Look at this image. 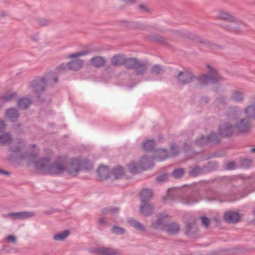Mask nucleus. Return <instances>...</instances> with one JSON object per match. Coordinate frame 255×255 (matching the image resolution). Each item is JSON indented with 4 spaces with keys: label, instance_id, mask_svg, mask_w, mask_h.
I'll return each instance as SVG.
<instances>
[{
    "label": "nucleus",
    "instance_id": "f257e3e1",
    "mask_svg": "<svg viewBox=\"0 0 255 255\" xmlns=\"http://www.w3.org/2000/svg\"><path fill=\"white\" fill-rule=\"evenodd\" d=\"M48 158L44 157L38 159L34 163L35 168L42 173L51 175H59L66 171V159L59 157L52 164H50Z\"/></svg>",
    "mask_w": 255,
    "mask_h": 255
},
{
    "label": "nucleus",
    "instance_id": "f03ea898",
    "mask_svg": "<svg viewBox=\"0 0 255 255\" xmlns=\"http://www.w3.org/2000/svg\"><path fill=\"white\" fill-rule=\"evenodd\" d=\"M18 145H11L10 146V151L12 153V156L21 160L36 157L37 155L35 153H21V150L25 147V144L24 141L22 139H18Z\"/></svg>",
    "mask_w": 255,
    "mask_h": 255
},
{
    "label": "nucleus",
    "instance_id": "7ed1b4c3",
    "mask_svg": "<svg viewBox=\"0 0 255 255\" xmlns=\"http://www.w3.org/2000/svg\"><path fill=\"white\" fill-rule=\"evenodd\" d=\"M250 120L247 117L240 118L237 120L235 125V128L239 134L249 133L252 129Z\"/></svg>",
    "mask_w": 255,
    "mask_h": 255
},
{
    "label": "nucleus",
    "instance_id": "20e7f679",
    "mask_svg": "<svg viewBox=\"0 0 255 255\" xmlns=\"http://www.w3.org/2000/svg\"><path fill=\"white\" fill-rule=\"evenodd\" d=\"M193 73L190 71H179L175 76L177 83L181 85H185L191 83L195 78Z\"/></svg>",
    "mask_w": 255,
    "mask_h": 255
},
{
    "label": "nucleus",
    "instance_id": "39448f33",
    "mask_svg": "<svg viewBox=\"0 0 255 255\" xmlns=\"http://www.w3.org/2000/svg\"><path fill=\"white\" fill-rule=\"evenodd\" d=\"M201 199L199 191L193 190L189 194H185L181 198V202L185 205H191L198 202Z\"/></svg>",
    "mask_w": 255,
    "mask_h": 255
},
{
    "label": "nucleus",
    "instance_id": "423d86ee",
    "mask_svg": "<svg viewBox=\"0 0 255 255\" xmlns=\"http://www.w3.org/2000/svg\"><path fill=\"white\" fill-rule=\"evenodd\" d=\"M81 164L77 158H72L69 163L66 161V171L72 175H75L81 169Z\"/></svg>",
    "mask_w": 255,
    "mask_h": 255
},
{
    "label": "nucleus",
    "instance_id": "0eeeda50",
    "mask_svg": "<svg viewBox=\"0 0 255 255\" xmlns=\"http://www.w3.org/2000/svg\"><path fill=\"white\" fill-rule=\"evenodd\" d=\"M222 79V77L220 75L213 77L210 75L206 74L199 76L197 78L199 83L203 85L216 84Z\"/></svg>",
    "mask_w": 255,
    "mask_h": 255
},
{
    "label": "nucleus",
    "instance_id": "6e6552de",
    "mask_svg": "<svg viewBox=\"0 0 255 255\" xmlns=\"http://www.w3.org/2000/svg\"><path fill=\"white\" fill-rule=\"evenodd\" d=\"M30 87L40 99L39 95L45 90L46 86L41 78H37L31 82Z\"/></svg>",
    "mask_w": 255,
    "mask_h": 255
},
{
    "label": "nucleus",
    "instance_id": "1a4fd4ad",
    "mask_svg": "<svg viewBox=\"0 0 255 255\" xmlns=\"http://www.w3.org/2000/svg\"><path fill=\"white\" fill-rule=\"evenodd\" d=\"M185 233L190 238H195L198 236V229L196 221L188 222L185 226Z\"/></svg>",
    "mask_w": 255,
    "mask_h": 255
},
{
    "label": "nucleus",
    "instance_id": "9d476101",
    "mask_svg": "<svg viewBox=\"0 0 255 255\" xmlns=\"http://www.w3.org/2000/svg\"><path fill=\"white\" fill-rule=\"evenodd\" d=\"M35 216V213L33 212H13L7 215V217L10 218L12 220H24L33 217Z\"/></svg>",
    "mask_w": 255,
    "mask_h": 255
},
{
    "label": "nucleus",
    "instance_id": "9b49d317",
    "mask_svg": "<svg viewBox=\"0 0 255 255\" xmlns=\"http://www.w3.org/2000/svg\"><path fill=\"white\" fill-rule=\"evenodd\" d=\"M46 86H53L58 81L57 75L53 72H49L41 77Z\"/></svg>",
    "mask_w": 255,
    "mask_h": 255
},
{
    "label": "nucleus",
    "instance_id": "f8f14e48",
    "mask_svg": "<svg viewBox=\"0 0 255 255\" xmlns=\"http://www.w3.org/2000/svg\"><path fill=\"white\" fill-rule=\"evenodd\" d=\"M168 217L167 215L164 214H158L156 215V220L153 222L151 226L155 229H161L163 231V227L165 226L166 223L165 219Z\"/></svg>",
    "mask_w": 255,
    "mask_h": 255
},
{
    "label": "nucleus",
    "instance_id": "ddd939ff",
    "mask_svg": "<svg viewBox=\"0 0 255 255\" xmlns=\"http://www.w3.org/2000/svg\"><path fill=\"white\" fill-rule=\"evenodd\" d=\"M241 113V109L238 106H231L225 112V116L228 120H235Z\"/></svg>",
    "mask_w": 255,
    "mask_h": 255
},
{
    "label": "nucleus",
    "instance_id": "4468645a",
    "mask_svg": "<svg viewBox=\"0 0 255 255\" xmlns=\"http://www.w3.org/2000/svg\"><path fill=\"white\" fill-rule=\"evenodd\" d=\"M235 129V127L231 124L226 123L220 126L219 133L223 136H230L233 133Z\"/></svg>",
    "mask_w": 255,
    "mask_h": 255
},
{
    "label": "nucleus",
    "instance_id": "2eb2a0df",
    "mask_svg": "<svg viewBox=\"0 0 255 255\" xmlns=\"http://www.w3.org/2000/svg\"><path fill=\"white\" fill-rule=\"evenodd\" d=\"M90 252L92 253L98 255H116V252L112 249L104 247H96L91 249Z\"/></svg>",
    "mask_w": 255,
    "mask_h": 255
},
{
    "label": "nucleus",
    "instance_id": "dca6fc26",
    "mask_svg": "<svg viewBox=\"0 0 255 255\" xmlns=\"http://www.w3.org/2000/svg\"><path fill=\"white\" fill-rule=\"evenodd\" d=\"M154 207L148 202L141 203L139 207V211L144 216H149L153 214Z\"/></svg>",
    "mask_w": 255,
    "mask_h": 255
},
{
    "label": "nucleus",
    "instance_id": "f3484780",
    "mask_svg": "<svg viewBox=\"0 0 255 255\" xmlns=\"http://www.w3.org/2000/svg\"><path fill=\"white\" fill-rule=\"evenodd\" d=\"M224 218L225 220L228 223H236L240 220L239 214L234 211H229L226 213Z\"/></svg>",
    "mask_w": 255,
    "mask_h": 255
},
{
    "label": "nucleus",
    "instance_id": "a211bd4d",
    "mask_svg": "<svg viewBox=\"0 0 255 255\" xmlns=\"http://www.w3.org/2000/svg\"><path fill=\"white\" fill-rule=\"evenodd\" d=\"M179 230V225L175 222L167 223L166 225H165V226L163 227V231L171 235H174L178 233Z\"/></svg>",
    "mask_w": 255,
    "mask_h": 255
},
{
    "label": "nucleus",
    "instance_id": "6ab92c4d",
    "mask_svg": "<svg viewBox=\"0 0 255 255\" xmlns=\"http://www.w3.org/2000/svg\"><path fill=\"white\" fill-rule=\"evenodd\" d=\"M139 166L142 170H146L151 168L154 164L152 159L147 155L143 156L139 162Z\"/></svg>",
    "mask_w": 255,
    "mask_h": 255
},
{
    "label": "nucleus",
    "instance_id": "aec40b11",
    "mask_svg": "<svg viewBox=\"0 0 255 255\" xmlns=\"http://www.w3.org/2000/svg\"><path fill=\"white\" fill-rule=\"evenodd\" d=\"M107 62L105 57L97 56L93 57L90 60L91 64L95 68H101L104 67Z\"/></svg>",
    "mask_w": 255,
    "mask_h": 255
},
{
    "label": "nucleus",
    "instance_id": "412c9836",
    "mask_svg": "<svg viewBox=\"0 0 255 255\" xmlns=\"http://www.w3.org/2000/svg\"><path fill=\"white\" fill-rule=\"evenodd\" d=\"M169 157V154L167 150L164 149H158L155 151L153 158L156 161H160Z\"/></svg>",
    "mask_w": 255,
    "mask_h": 255
},
{
    "label": "nucleus",
    "instance_id": "4be33fe9",
    "mask_svg": "<svg viewBox=\"0 0 255 255\" xmlns=\"http://www.w3.org/2000/svg\"><path fill=\"white\" fill-rule=\"evenodd\" d=\"M147 62L138 61L137 64L134 68V72L136 75H143L147 69Z\"/></svg>",
    "mask_w": 255,
    "mask_h": 255
},
{
    "label": "nucleus",
    "instance_id": "5701e85b",
    "mask_svg": "<svg viewBox=\"0 0 255 255\" xmlns=\"http://www.w3.org/2000/svg\"><path fill=\"white\" fill-rule=\"evenodd\" d=\"M97 173L100 180L108 179L110 176L109 167L104 165L100 166L97 170Z\"/></svg>",
    "mask_w": 255,
    "mask_h": 255
},
{
    "label": "nucleus",
    "instance_id": "b1692460",
    "mask_svg": "<svg viewBox=\"0 0 255 255\" xmlns=\"http://www.w3.org/2000/svg\"><path fill=\"white\" fill-rule=\"evenodd\" d=\"M19 116V114L17 110L14 108L7 109L5 114V117L11 122L16 121Z\"/></svg>",
    "mask_w": 255,
    "mask_h": 255
},
{
    "label": "nucleus",
    "instance_id": "393cba45",
    "mask_svg": "<svg viewBox=\"0 0 255 255\" xmlns=\"http://www.w3.org/2000/svg\"><path fill=\"white\" fill-rule=\"evenodd\" d=\"M83 61L79 59L73 60L67 63V68L69 70L73 71H78L80 70L83 66Z\"/></svg>",
    "mask_w": 255,
    "mask_h": 255
},
{
    "label": "nucleus",
    "instance_id": "a878e982",
    "mask_svg": "<svg viewBox=\"0 0 255 255\" xmlns=\"http://www.w3.org/2000/svg\"><path fill=\"white\" fill-rule=\"evenodd\" d=\"M205 174L203 166L195 165L189 167V174L191 177H197Z\"/></svg>",
    "mask_w": 255,
    "mask_h": 255
},
{
    "label": "nucleus",
    "instance_id": "bb28decb",
    "mask_svg": "<svg viewBox=\"0 0 255 255\" xmlns=\"http://www.w3.org/2000/svg\"><path fill=\"white\" fill-rule=\"evenodd\" d=\"M125 57L122 54L115 55L111 59V62L115 67H120L124 64Z\"/></svg>",
    "mask_w": 255,
    "mask_h": 255
},
{
    "label": "nucleus",
    "instance_id": "cd10ccee",
    "mask_svg": "<svg viewBox=\"0 0 255 255\" xmlns=\"http://www.w3.org/2000/svg\"><path fill=\"white\" fill-rule=\"evenodd\" d=\"M244 113L249 120L255 121V105L251 104L247 106L244 109Z\"/></svg>",
    "mask_w": 255,
    "mask_h": 255
},
{
    "label": "nucleus",
    "instance_id": "c85d7f7f",
    "mask_svg": "<svg viewBox=\"0 0 255 255\" xmlns=\"http://www.w3.org/2000/svg\"><path fill=\"white\" fill-rule=\"evenodd\" d=\"M153 196L152 191L150 189H145L140 192V201L141 203L148 202Z\"/></svg>",
    "mask_w": 255,
    "mask_h": 255
},
{
    "label": "nucleus",
    "instance_id": "c756f323",
    "mask_svg": "<svg viewBox=\"0 0 255 255\" xmlns=\"http://www.w3.org/2000/svg\"><path fill=\"white\" fill-rule=\"evenodd\" d=\"M230 99L236 103H242L244 101L245 93L236 90L233 91Z\"/></svg>",
    "mask_w": 255,
    "mask_h": 255
},
{
    "label": "nucleus",
    "instance_id": "7c9ffc66",
    "mask_svg": "<svg viewBox=\"0 0 255 255\" xmlns=\"http://www.w3.org/2000/svg\"><path fill=\"white\" fill-rule=\"evenodd\" d=\"M205 174L216 170L218 168V163L216 161L212 160L202 166Z\"/></svg>",
    "mask_w": 255,
    "mask_h": 255
},
{
    "label": "nucleus",
    "instance_id": "2f4dec72",
    "mask_svg": "<svg viewBox=\"0 0 255 255\" xmlns=\"http://www.w3.org/2000/svg\"><path fill=\"white\" fill-rule=\"evenodd\" d=\"M220 135V133L213 132L207 135V140L209 144H217L219 143L221 141Z\"/></svg>",
    "mask_w": 255,
    "mask_h": 255
},
{
    "label": "nucleus",
    "instance_id": "473e14b6",
    "mask_svg": "<svg viewBox=\"0 0 255 255\" xmlns=\"http://www.w3.org/2000/svg\"><path fill=\"white\" fill-rule=\"evenodd\" d=\"M128 222L131 227L135 228L139 231L143 232L145 231V228L143 225L133 218H129L128 220Z\"/></svg>",
    "mask_w": 255,
    "mask_h": 255
},
{
    "label": "nucleus",
    "instance_id": "72a5a7b5",
    "mask_svg": "<svg viewBox=\"0 0 255 255\" xmlns=\"http://www.w3.org/2000/svg\"><path fill=\"white\" fill-rule=\"evenodd\" d=\"M218 18L228 22H235L237 21V18L235 17L226 12H220Z\"/></svg>",
    "mask_w": 255,
    "mask_h": 255
},
{
    "label": "nucleus",
    "instance_id": "f704fd0d",
    "mask_svg": "<svg viewBox=\"0 0 255 255\" xmlns=\"http://www.w3.org/2000/svg\"><path fill=\"white\" fill-rule=\"evenodd\" d=\"M138 61L136 58H125L124 65H125L127 69H134Z\"/></svg>",
    "mask_w": 255,
    "mask_h": 255
},
{
    "label": "nucleus",
    "instance_id": "c9c22d12",
    "mask_svg": "<svg viewBox=\"0 0 255 255\" xmlns=\"http://www.w3.org/2000/svg\"><path fill=\"white\" fill-rule=\"evenodd\" d=\"M120 208L118 207L110 206L104 208L102 210V213L104 215H108L109 214L112 215L118 214L119 212Z\"/></svg>",
    "mask_w": 255,
    "mask_h": 255
},
{
    "label": "nucleus",
    "instance_id": "e433bc0d",
    "mask_svg": "<svg viewBox=\"0 0 255 255\" xmlns=\"http://www.w3.org/2000/svg\"><path fill=\"white\" fill-rule=\"evenodd\" d=\"M125 173L124 169L122 166H119L113 169L111 175L114 176V178L119 179L121 178Z\"/></svg>",
    "mask_w": 255,
    "mask_h": 255
},
{
    "label": "nucleus",
    "instance_id": "4c0bfd02",
    "mask_svg": "<svg viewBox=\"0 0 255 255\" xmlns=\"http://www.w3.org/2000/svg\"><path fill=\"white\" fill-rule=\"evenodd\" d=\"M31 103V101L25 98H22L17 101V105L19 109L21 110H25L28 108Z\"/></svg>",
    "mask_w": 255,
    "mask_h": 255
},
{
    "label": "nucleus",
    "instance_id": "58836bf2",
    "mask_svg": "<svg viewBox=\"0 0 255 255\" xmlns=\"http://www.w3.org/2000/svg\"><path fill=\"white\" fill-rule=\"evenodd\" d=\"M155 142L153 140H148L143 143L142 147L146 151H152L155 147Z\"/></svg>",
    "mask_w": 255,
    "mask_h": 255
},
{
    "label": "nucleus",
    "instance_id": "ea45409f",
    "mask_svg": "<svg viewBox=\"0 0 255 255\" xmlns=\"http://www.w3.org/2000/svg\"><path fill=\"white\" fill-rule=\"evenodd\" d=\"M195 144L199 146L204 147L209 144L208 141L207 140V136H205L202 135L199 138H197L195 141Z\"/></svg>",
    "mask_w": 255,
    "mask_h": 255
},
{
    "label": "nucleus",
    "instance_id": "a19ab883",
    "mask_svg": "<svg viewBox=\"0 0 255 255\" xmlns=\"http://www.w3.org/2000/svg\"><path fill=\"white\" fill-rule=\"evenodd\" d=\"M214 103L219 108H223L227 104V99L224 97H220L215 100Z\"/></svg>",
    "mask_w": 255,
    "mask_h": 255
},
{
    "label": "nucleus",
    "instance_id": "79ce46f5",
    "mask_svg": "<svg viewBox=\"0 0 255 255\" xmlns=\"http://www.w3.org/2000/svg\"><path fill=\"white\" fill-rule=\"evenodd\" d=\"M11 140V136L9 132L0 135V144L1 145H4Z\"/></svg>",
    "mask_w": 255,
    "mask_h": 255
},
{
    "label": "nucleus",
    "instance_id": "37998d69",
    "mask_svg": "<svg viewBox=\"0 0 255 255\" xmlns=\"http://www.w3.org/2000/svg\"><path fill=\"white\" fill-rule=\"evenodd\" d=\"M69 233L68 230L64 231L62 233L54 235L53 239L55 241H63L69 236Z\"/></svg>",
    "mask_w": 255,
    "mask_h": 255
},
{
    "label": "nucleus",
    "instance_id": "c03bdc74",
    "mask_svg": "<svg viewBox=\"0 0 255 255\" xmlns=\"http://www.w3.org/2000/svg\"><path fill=\"white\" fill-rule=\"evenodd\" d=\"M170 152L169 153L170 157L176 156L179 154V147L174 143H171L170 145Z\"/></svg>",
    "mask_w": 255,
    "mask_h": 255
},
{
    "label": "nucleus",
    "instance_id": "a18cd8bd",
    "mask_svg": "<svg viewBox=\"0 0 255 255\" xmlns=\"http://www.w3.org/2000/svg\"><path fill=\"white\" fill-rule=\"evenodd\" d=\"M164 72L163 67L159 64L154 65L151 69V73L155 75L162 74Z\"/></svg>",
    "mask_w": 255,
    "mask_h": 255
},
{
    "label": "nucleus",
    "instance_id": "49530a36",
    "mask_svg": "<svg viewBox=\"0 0 255 255\" xmlns=\"http://www.w3.org/2000/svg\"><path fill=\"white\" fill-rule=\"evenodd\" d=\"M185 173V169L182 168H178L174 169L172 173V176L175 179H179L181 178Z\"/></svg>",
    "mask_w": 255,
    "mask_h": 255
},
{
    "label": "nucleus",
    "instance_id": "de8ad7c7",
    "mask_svg": "<svg viewBox=\"0 0 255 255\" xmlns=\"http://www.w3.org/2000/svg\"><path fill=\"white\" fill-rule=\"evenodd\" d=\"M16 94L15 93H7L3 95L1 97V100L4 102H7L12 101L16 98Z\"/></svg>",
    "mask_w": 255,
    "mask_h": 255
},
{
    "label": "nucleus",
    "instance_id": "09e8293b",
    "mask_svg": "<svg viewBox=\"0 0 255 255\" xmlns=\"http://www.w3.org/2000/svg\"><path fill=\"white\" fill-rule=\"evenodd\" d=\"M111 232L112 233L117 235H122L125 233V230L124 228L116 226H114L111 228Z\"/></svg>",
    "mask_w": 255,
    "mask_h": 255
},
{
    "label": "nucleus",
    "instance_id": "8fccbe9b",
    "mask_svg": "<svg viewBox=\"0 0 255 255\" xmlns=\"http://www.w3.org/2000/svg\"><path fill=\"white\" fill-rule=\"evenodd\" d=\"M37 22L40 26H46L53 23V20L51 19L39 18L37 19Z\"/></svg>",
    "mask_w": 255,
    "mask_h": 255
},
{
    "label": "nucleus",
    "instance_id": "3c124183",
    "mask_svg": "<svg viewBox=\"0 0 255 255\" xmlns=\"http://www.w3.org/2000/svg\"><path fill=\"white\" fill-rule=\"evenodd\" d=\"M128 169L130 173L135 174L137 172V165L134 161L130 162L128 164Z\"/></svg>",
    "mask_w": 255,
    "mask_h": 255
},
{
    "label": "nucleus",
    "instance_id": "603ef678",
    "mask_svg": "<svg viewBox=\"0 0 255 255\" xmlns=\"http://www.w3.org/2000/svg\"><path fill=\"white\" fill-rule=\"evenodd\" d=\"M90 53V51L89 50H83V51H80L79 52H77L76 53L70 54L69 56V57L70 58H77V57L81 56L88 55Z\"/></svg>",
    "mask_w": 255,
    "mask_h": 255
},
{
    "label": "nucleus",
    "instance_id": "864d4df0",
    "mask_svg": "<svg viewBox=\"0 0 255 255\" xmlns=\"http://www.w3.org/2000/svg\"><path fill=\"white\" fill-rule=\"evenodd\" d=\"M207 68L208 69V72L209 74H210L211 76L215 77L217 76V75H220L218 73V71L216 69H214L211 67V66L208 65L207 66Z\"/></svg>",
    "mask_w": 255,
    "mask_h": 255
},
{
    "label": "nucleus",
    "instance_id": "5fc2aeb1",
    "mask_svg": "<svg viewBox=\"0 0 255 255\" xmlns=\"http://www.w3.org/2000/svg\"><path fill=\"white\" fill-rule=\"evenodd\" d=\"M168 175L167 173H163L161 175L158 176L156 178V181L158 182H163L166 181L167 179Z\"/></svg>",
    "mask_w": 255,
    "mask_h": 255
},
{
    "label": "nucleus",
    "instance_id": "6e6d98bb",
    "mask_svg": "<svg viewBox=\"0 0 255 255\" xmlns=\"http://www.w3.org/2000/svg\"><path fill=\"white\" fill-rule=\"evenodd\" d=\"M201 220L202 225L206 228H207L210 223L209 219L207 217L203 216L201 217Z\"/></svg>",
    "mask_w": 255,
    "mask_h": 255
},
{
    "label": "nucleus",
    "instance_id": "4d7b16f0",
    "mask_svg": "<svg viewBox=\"0 0 255 255\" xmlns=\"http://www.w3.org/2000/svg\"><path fill=\"white\" fill-rule=\"evenodd\" d=\"M139 9L141 11L144 13H150V9L145 5L144 4H140L139 5Z\"/></svg>",
    "mask_w": 255,
    "mask_h": 255
},
{
    "label": "nucleus",
    "instance_id": "13d9d810",
    "mask_svg": "<svg viewBox=\"0 0 255 255\" xmlns=\"http://www.w3.org/2000/svg\"><path fill=\"white\" fill-rule=\"evenodd\" d=\"M200 42L203 43L204 44L207 45L209 47H217L218 48H221V46L218 45H216L215 44H212L211 42L206 40H200Z\"/></svg>",
    "mask_w": 255,
    "mask_h": 255
},
{
    "label": "nucleus",
    "instance_id": "bf43d9fd",
    "mask_svg": "<svg viewBox=\"0 0 255 255\" xmlns=\"http://www.w3.org/2000/svg\"><path fill=\"white\" fill-rule=\"evenodd\" d=\"M235 163L234 162L232 161L227 163L226 166V169L227 170H233L235 169Z\"/></svg>",
    "mask_w": 255,
    "mask_h": 255
},
{
    "label": "nucleus",
    "instance_id": "052dcab7",
    "mask_svg": "<svg viewBox=\"0 0 255 255\" xmlns=\"http://www.w3.org/2000/svg\"><path fill=\"white\" fill-rule=\"evenodd\" d=\"M252 162L251 159H244L242 162V164L243 166H249Z\"/></svg>",
    "mask_w": 255,
    "mask_h": 255
},
{
    "label": "nucleus",
    "instance_id": "680f3d73",
    "mask_svg": "<svg viewBox=\"0 0 255 255\" xmlns=\"http://www.w3.org/2000/svg\"><path fill=\"white\" fill-rule=\"evenodd\" d=\"M67 67V64H65L64 63H62L61 64L58 65L57 66H56V68L58 71H62V70H65Z\"/></svg>",
    "mask_w": 255,
    "mask_h": 255
},
{
    "label": "nucleus",
    "instance_id": "e2e57ef3",
    "mask_svg": "<svg viewBox=\"0 0 255 255\" xmlns=\"http://www.w3.org/2000/svg\"><path fill=\"white\" fill-rule=\"evenodd\" d=\"M150 40L152 41H157V42H163V38H157L154 36H151L150 37Z\"/></svg>",
    "mask_w": 255,
    "mask_h": 255
},
{
    "label": "nucleus",
    "instance_id": "0e129e2a",
    "mask_svg": "<svg viewBox=\"0 0 255 255\" xmlns=\"http://www.w3.org/2000/svg\"><path fill=\"white\" fill-rule=\"evenodd\" d=\"M6 240L8 242L15 243L16 242V238L14 236L9 235L6 237Z\"/></svg>",
    "mask_w": 255,
    "mask_h": 255
},
{
    "label": "nucleus",
    "instance_id": "69168bd1",
    "mask_svg": "<svg viewBox=\"0 0 255 255\" xmlns=\"http://www.w3.org/2000/svg\"><path fill=\"white\" fill-rule=\"evenodd\" d=\"M99 224L101 225H107L108 223L103 218H101L99 219Z\"/></svg>",
    "mask_w": 255,
    "mask_h": 255
},
{
    "label": "nucleus",
    "instance_id": "338daca9",
    "mask_svg": "<svg viewBox=\"0 0 255 255\" xmlns=\"http://www.w3.org/2000/svg\"><path fill=\"white\" fill-rule=\"evenodd\" d=\"M5 127V124L4 121L0 120V132L3 131Z\"/></svg>",
    "mask_w": 255,
    "mask_h": 255
},
{
    "label": "nucleus",
    "instance_id": "774afa93",
    "mask_svg": "<svg viewBox=\"0 0 255 255\" xmlns=\"http://www.w3.org/2000/svg\"><path fill=\"white\" fill-rule=\"evenodd\" d=\"M240 31V27L239 25L233 26L232 32L237 33Z\"/></svg>",
    "mask_w": 255,
    "mask_h": 255
}]
</instances>
